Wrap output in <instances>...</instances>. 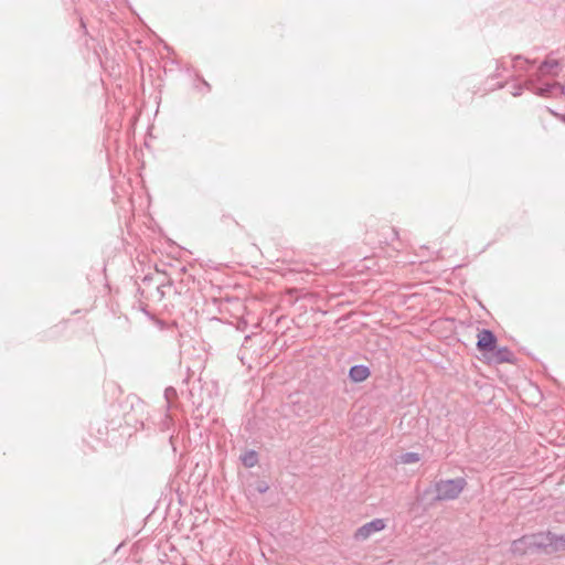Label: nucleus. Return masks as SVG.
I'll use <instances>...</instances> for the list:
<instances>
[{
    "instance_id": "obj_1",
    "label": "nucleus",
    "mask_w": 565,
    "mask_h": 565,
    "mask_svg": "<svg viewBox=\"0 0 565 565\" xmlns=\"http://www.w3.org/2000/svg\"><path fill=\"white\" fill-rule=\"evenodd\" d=\"M467 487L465 478L439 480L435 483L436 500L450 501L457 499Z\"/></svg>"
},
{
    "instance_id": "obj_2",
    "label": "nucleus",
    "mask_w": 565,
    "mask_h": 565,
    "mask_svg": "<svg viewBox=\"0 0 565 565\" xmlns=\"http://www.w3.org/2000/svg\"><path fill=\"white\" fill-rule=\"evenodd\" d=\"M385 529V522L383 519H374L371 522L360 526L355 533L354 539L356 541H365L374 533H377Z\"/></svg>"
},
{
    "instance_id": "obj_3",
    "label": "nucleus",
    "mask_w": 565,
    "mask_h": 565,
    "mask_svg": "<svg viewBox=\"0 0 565 565\" xmlns=\"http://www.w3.org/2000/svg\"><path fill=\"white\" fill-rule=\"evenodd\" d=\"M527 537L529 541H531L530 545L532 546L533 551L551 548V552H555L554 534L551 532L529 534Z\"/></svg>"
},
{
    "instance_id": "obj_4",
    "label": "nucleus",
    "mask_w": 565,
    "mask_h": 565,
    "mask_svg": "<svg viewBox=\"0 0 565 565\" xmlns=\"http://www.w3.org/2000/svg\"><path fill=\"white\" fill-rule=\"evenodd\" d=\"M477 338V348L484 355H488L490 351L495 349L497 338L492 331L488 329H481L479 330Z\"/></svg>"
},
{
    "instance_id": "obj_5",
    "label": "nucleus",
    "mask_w": 565,
    "mask_h": 565,
    "mask_svg": "<svg viewBox=\"0 0 565 565\" xmlns=\"http://www.w3.org/2000/svg\"><path fill=\"white\" fill-rule=\"evenodd\" d=\"M488 354H490L487 355L489 362L494 364L511 362L513 360V353L507 347H495V349L490 351Z\"/></svg>"
},
{
    "instance_id": "obj_6",
    "label": "nucleus",
    "mask_w": 565,
    "mask_h": 565,
    "mask_svg": "<svg viewBox=\"0 0 565 565\" xmlns=\"http://www.w3.org/2000/svg\"><path fill=\"white\" fill-rule=\"evenodd\" d=\"M530 543L531 541H529L527 535H523L522 537L514 540L511 544V553L514 555H524L526 553L533 552Z\"/></svg>"
},
{
    "instance_id": "obj_7",
    "label": "nucleus",
    "mask_w": 565,
    "mask_h": 565,
    "mask_svg": "<svg viewBox=\"0 0 565 565\" xmlns=\"http://www.w3.org/2000/svg\"><path fill=\"white\" fill-rule=\"evenodd\" d=\"M371 372L367 366L358 364L351 366L349 371V377L352 382L360 383L365 381L370 376Z\"/></svg>"
},
{
    "instance_id": "obj_8",
    "label": "nucleus",
    "mask_w": 565,
    "mask_h": 565,
    "mask_svg": "<svg viewBox=\"0 0 565 565\" xmlns=\"http://www.w3.org/2000/svg\"><path fill=\"white\" fill-rule=\"evenodd\" d=\"M559 71V63L555 58L545 60L539 67V73L542 76L556 75Z\"/></svg>"
},
{
    "instance_id": "obj_9",
    "label": "nucleus",
    "mask_w": 565,
    "mask_h": 565,
    "mask_svg": "<svg viewBox=\"0 0 565 565\" xmlns=\"http://www.w3.org/2000/svg\"><path fill=\"white\" fill-rule=\"evenodd\" d=\"M241 460L245 467L252 468L257 465L258 455L255 450H248L241 457Z\"/></svg>"
},
{
    "instance_id": "obj_10",
    "label": "nucleus",
    "mask_w": 565,
    "mask_h": 565,
    "mask_svg": "<svg viewBox=\"0 0 565 565\" xmlns=\"http://www.w3.org/2000/svg\"><path fill=\"white\" fill-rule=\"evenodd\" d=\"M526 85H527V89L532 90L533 93H535L536 95H540V96H547V94L552 90V88L555 87V84H553V85L546 84L544 87H536V86H534L532 81H529L526 83Z\"/></svg>"
},
{
    "instance_id": "obj_11",
    "label": "nucleus",
    "mask_w": 565,
    "mask_h": 565,
    "mask_svg": "<svg viewBox=\"0 0 565 565\" xmlns=\"http://www.w3.org/2000/svg\"><path fill=\"white\" fill-rule=\"evenodd\" d=\"M420 460V457L417 452H405L399 456V462L403 465L415 463Z\"/></svg>"
},
{
    "instance_id": "obj_12",
    "label": "nucleus",
    "mask_w": 565,
    "mask_h": 565,
    "mask_svg": "<svg viewBox=\"0 0 565 565\" xmlns=\"http://www.w3.org/2000/svg\"><path fill=\"white\" fill-rule=\"evenodd\" d=\"M531 65L529 60L523 58L522 56H515L513 58V67L516 71H527Z\"/></svg>"
},
{
    "instance_id": "obj_13",
    "label": "nucleus",
    "mask_w": 565,
    "mask_h": 565,
    "mask_svg": "<svg viewBox=\"0 0 565 565\" xmlns=\"http://www.w3.org/2000/svg\"><path fill=\"white\" fill-rule=\"evenodd\" d=\"M178 397L177 390L172 386H169L164 390V398L167 402V408L171 407L172 402Z\"/></svg>"
},
{
    "instance_id": "obj_14",
    "label": "nucleus",
    "mask_w": 565,
    "mask_h": 565,
    "mask_svg": "<svg viewBox=\"0 0 565 565\" xmlns=\"http://www.w3.org/2000/svg\"><path fill=\"white\" fill-rule=\"evenodd\" d=\"M561 550H565V534L559 536L554 534V551Z\"/></svg>"
},
{
    "instance_id": "obj_15",
    "label": "nucleus",
    "mask_w": 565,
    "mask_h": 565,
    "mask_svg": "<svg viewBox=\"0 0 565 565\" xmlns=\"http://www.w3.org/2000/svg\"><path fill=\"white\" fill-rule=\"evenodd\" d=\"M546 110H547L551 115H553V116H555V117H557V118H561V117H562L561 115H558L557 113H555V111H554V110H552L551 108H547Z\"/></svg>"
},
{
    "instance_id": "obj_16",
    "label": "nucleus",
    "mask_w": 565,
    "mask_h": 565,
    "mask_svg": "<svg viewBox=\"0 0 565 565\" xmlns=\"http://www.w3.org/2000/svg\"><path fill=\"white\" fill-rule=\"evenodd\" d=\"M562 93L565 95V86L562 88Z\"/></svg>"
}]
</instances>
